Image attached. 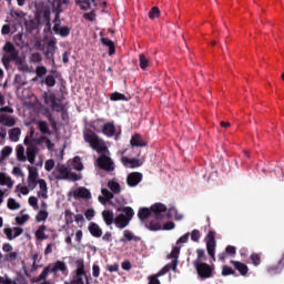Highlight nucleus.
<instances>
[{"label":"nucleus","mask_w":284,"mask_h":284,"mask_svg":"<svg viewBox=\"0 0 284 284\" xmlns=\"http://www.w3.org/2000/svg\"><path fill=\"white\" fill-rule=\"evenodd\" d=\"M28 221H30V215L23 212L16 217V223H18V225H24V223H28Z\"/></svg>","instance_id":"obj_39"},{"label":"nucleus","mask_w":284,"mask_h":284,"mask_svg":"<svg viewBox=\"0 0 284 284\" xmlns=\"http://www.w3.org/2000/svg\"><path fill=\"white\" fill-rule=\"evenodd\" d=\"M111 101H128V98L122 93L114 92L111 94Z\"/></svg>","instance_id":"obj_47"},{"label":"nucleus","mask_w":284,"mask_h":284,"mask_svg":"<svg viewBox=\"0 0 284 284\" xmlns=\"http://www.w3.org/2000/svg\"><path fill=\"white\" fill-rule=\"evenodd\" d=\"M101 43H103V45H106L109 48L110 55L114 54V42H112V40L108 38H102Z\"/></svg>","instance_id":"obj_40"},{"label":"nucleus","mask_w":284,"mask_h":284,"mask_svg":"<svg viewBox=\"0 0 284 284\" xmlns=\"http://www.w3.org/2000/svg\"><path fill=\"white\" fill-rule=\"evenodd\" d=\"M0 124L6 125L7 128H12L13 125H17V119H14L12 115L8 113H1Z\"/></svg>","instance_id":"obj_19"},{"label":"nucleus","mask_w":284,"mask_h":284,"mask_svg":"<svg viewBox=\"0 0 284 284\" xmlns=\"http://www.w3.org/2000/svg\"><path fill=\"white\" fill-rule=\"evenodd\" d=\"M17 159L22 163L28 161V158L26 156V149L22 145L17 146Z\"/></svg>","instance_id":"obj_35"},{"label":"nucleus","mask_w":284,"mask_h":284,"mask_svg":"<svg viewBox=\"0 0 284 284\" xmlns=\"http://www.w3.org/2000/svg\"><path fill=\"white\" fill-rule=\"evenodd\" d=\"M161 16V11L158 7H153L151 11L149 12V19H159Z\"/></svg>","instance_id":"obj_46"},{"label":"nucleus","mask_w":284,"mask_h":284,"mask_svg":"<svg viewBox=\"0 0 284 284\" xmlns=\"http://www.w3.org/2000/svg\"><path fill=\"white\" fill-rule=\"evenodd\" d=\"M84 141L90 144V146L95 150V152H104L105 151V142L99 139L94 132L88 131L84 134Z\"/></svg>","instance_id":"obj_5"},{"label":"nucleus","mask_w":284,"mask_h":284,"mask_svg":"<svg viewBox=\"0 0 284 284\" xmlns=\"http://www.w3.org/2000/svg\"><path fill=\"white\" fill-rule=\"evenodd\" d=\"M250 261L253 265L255 266H258L261 265V255L256 254V253H253L251 254L250 256Z\"/></svg>","instance_id":"obj_49"},{"label":"nucleus","mask_w":284,"mask_h":284,"mask_svg":"<svg viewBox=\"0 0 284 284\" xmlns=\"http://www.w3.org/2000/svg\"><path fill=\"white\" fill-rule=\"evenodd\" d=\"M149 230H151L152 232H159V230H163V226H161L159 222H151L149 224Z\"/></svg>","instance_id":"obj_56"},{"label":"nucleus","mask_w":284,"mask_h":284,"mask_svg":"<svg viewBox=\"0 0 284 284\" xmlns=\"http://www.w3.org/2000/svg\"><path fill=\"white\" fill-rule=\"evenodd\" d=\"M61 3H62V0H53V3H52L53 12L55 14V20H54L55 23H58L59 21V14H61Z\"/></svg>","instance_id":"obj_31"},{"label":"nucleus","mask_w":284,"mask_h":284,"mask_svg":"<svg viewBox=\"0 0 284 284\" xmlns=\"http://www.w3.org/2000/svg\"><path fill=\"white\" fill-rule=\"evenodd\" d=\"M54 165H55L54 160L49 159V160H47L45 163H44V170H45L47 172H52V170H54Z\"/></svg>","instance_id":"obj_50"},{"label":"nucleus","mask_w":284,"mask_h":284,"mask_svg":"<svg viewBox=\"0 0 284 284\" xmlns=\"http://www.w3.org/2000/svg\"><path fill=\"white\" fill-rule=\"evenodd\" d=\"M151 212H153L155 219L163 221V214L168 212V206L163 203H155L151 206Z\"/></svg>","instance_id":"obj_12"},{"label":"nucleus","mask_w":284,"mask_h":284,"mask_svg":"<svg viewBox=\"0 0 284 284\" xmlns=\"http://www.w3.org/2000/svg\"><path fill=\"white\" fill-rule=\"evenodd\" d=\"M69 196H73V199H91L92 194L85 187L73 189L69 192Z\"/></svg>","instance_id":"obj_11"},{"label":"nucleus","mask_w":284,"mask_h":284,"mask_svg":"<svg viewBox=\"0 0 284 284\" xmlns=\"http://www.w3.org/2000/svg\"><path fill=\"white\" fill-rule=\"evenodd\" d=\"M234 275V268L232 266L224 265L222 267V276H232Z\"/></svg>","instance_id":"obj_48"},{"label":"nucleus","mask_w":284,"mask_h":284,"mask_svg":"<svg viewBox=\"0 0 284 284\" xmlns=\"http://www.w3.org/2000/svg\"><path fill=\"white\" fill-rule=\"evenodd\" d=\"M45 83L47 85H49V88H54L57 81L54 80V77L48 75L45 79Z\"/></svg>","instance_id":"obj_63"},{"label":"nucleus","mask_w":284,"mask_h":284,"mask_svg":"<svg viewBox=\"0 0 284 284\" xmlns=\"http://www.w3.org/2000/svg\"><path fill=\"white\" fill-rule=\"evenodd\" d=\"M38 261H39V254H33L30 260L32 271H36L39 267V265H37Z\"/></svg>","instance_id":"obj_53"},{"label":"nucleus","mask_w":284,"mask_h":284,"mask_svg":"<svg viewBox=\"0 0 284 284\" xmlns=\"http://www.w3.org/2000/svg\"><path fill=\"white\" fill-rule=\"evenodd\" d=\"M142 179H143V174L139 172H133L128 175L126 182L130 187H136V185L141 183Z\"/></svg>","instance_id":"obj_14"},{"label":"nucleus","mask_w":284,"mask_h":284,"mask_svg":"<svg viewBox=\"0 0 284 284\" xmlns=\"http://www.w3.org/2000/svg\"><path fill=\"white\" fill-rule=\"evenodd\" d=\"M68 166L71 168L72 170H77V172L83 171V162H81V158L79 156L69 160Z\"/></svg>","instance_id":"obj_23"},{"label":"nucleus","mask_w":284,"mask_h":284,"mask_svg":"<svg viewBox=\"0 0 284 284\" xmlns=\"http://www.w3.org/2000/svg\"><path fill=\"white\" fill-rule=\"evenodd\" d=\"M48 216H49L48 210L41 209L36 215V221L37 223H43L48 221Z\"/></svg>","instance_id":"obj_33"},{"label":"nucleus","mask_w":284,"mask_h":284,"mask_svg":"<svg viewBox=\"0 0 284 284\" xmlns=\"http://www.w3.org/2000/svg\"><path fill=\"white\" fill-rule=\"evenodd\" d=\"M148 65H150V61L148 60V58H145L143 54H140V68L142 70H145Z\"/></svg>","instance_id":"obj_54"},{"label":"nucleus","mask_w":284,"mask_h":284,"mask_svg":"<svg viewBox=\"0 0 284 284\" xmlns=\"http://www.w3.org/2000/svg\"><path fill=\"white\" fill-rule=\"evenodd\" d=\"M152 214V207H142L139 210L138 216L140 221H145Z\"/></svg>","instance_id":"obj_32"},{"label":"nucleus","mask_w":284,"mask_h":284,"mask_svg":"<svg viewBox=\"0 0 284 284\" xmlns=\"http://www.w3.org/2000/svg\"><path fill=\"white\" fill-rule=\"evenodd\" d=\"M232 265H234L235 270L241 274V276H247V272H250V268L239 261H231Z\"/></svg>","instance_id":"obj_24"},{"label":"nucleus","mask_w":284,"mask_h":284,"mask_svg":"<svg viewBox=\"0 0 284 284\" xmlns=\"http://www.w3.org/2000/svg\"><path fill=\"white\" fill-rule=\"evenodd\" d=\"M115 128L114 124L108 122L102 128V133L105 134V136H114Z\"/></svg>","instance_id":"obj_30"},{"label":"nucleus","mask_w":284,"mask_h":284,"mask_svg":"<svg viewBox=\"0 0 284 284\" xmlns=\"http://www.w3.org/2000/svg\"><path fill=\"white\" fill-rule=\"evenodd\" d=\"M29 145L27 148V161H29V163L34 164V161L37 159V154H39V149H37V146L32 145V144H27Z\"/></svg>","instance_id":"obj_20"},{"label":"nucleus","mask_w":284,"mask_h":284,"mask_svg":"<svg viewBox=\"0 0 284 284\" xmlns=\"http://www.w3.org/2000/svg\"><path fill=\"white\" fill-rule=\"evenodd\" d=\"M77 3L80 6L81 10H90L92 6H97L94 0H78Z\"/></svg>","instance_id":"obj_34"},{"label":"nucleus","mask_w":284,"mask_h":284,"mask_svg":"<svg viewBox=\"0 0 284 284\" xmlns=\"http://www.w3.org/2000/svg\"><path fill=\"white\" fill-rule=\"evenodd\" d=\"M38 197L39 199H48V183L45 180L40 179L38 180V191H37Z\"/></svg>","instance_id":"obj_16"},{"label":"nucleus","mask_w":284,"mask_h":284,"mask_svg":"<svg viewBox=\"0 0 284 284\" xmlns=\"http://www.w3.org/2000/svg\"><path fill=\"white\" fill-rule=\"evenodd\" d=\"M9 136L10 140L13 141L14 143H17V141H19L20 136H21V130L19 128H14L11 129L9 131Z\"/></svg>","instance_id":"obj_37"},{"label":"nucleus","mask_w":284,"mask_h":284,"mask_svg":"<svg viewBox=\"0 0 284 284\" xmlns=\"http://www.w3.org/2000/svg\"><path fill=\"white\" fill-rule=\"evenodd\" d=\"M47 72H48V69H45V67H38L37 68L38 77H43Z\"/></svg>","instance_id":"obj_64"},{"label":"nucleus","mask_w":284,"mask_h":284,"mask_svg":"<svg viewBox=\"0 0 284 284\" xmlns=\"http://www.w3.org/2000/svg\"><path fill=\"white\" fill-rule=\"evenodd\" d=\"M53 31L60 34V37H68L70 34V28L68 27H59V24L55 23L53 27Z\"/></svg>","instance_id":"obj_36"},{"label":"nucleus","mask_w":284,"mask_h":284,"mask_svg":"<svg viewBox=\"0 0 284 284\" xmlns=\"http://www.w3.org/2000/svg\"><path fill=\"white\" fill-rule=\"evenodd\" d=\"M17 57H18V53H17V49H14V45L10 42H7L3 47L2 61L10 63V61H14Z\"/></svg>","instance_id":"obj_6"},{"label":"nucleus","mask_w":284,"mask_h":284,"mask_svg":"<svg viewBox=\"0 0 284 284\" xmlns=\"http://www.w3.org/2000/svg\"><path fill=\"white\" fill-rule=\"evenodd\" d=\"M54 179L58 181H81V175L73 173L64 164H58L53 171Z\"/></svg>","instance_id":"obj_3"},{"label":"nucleus","mask_w":284,"mask_h":284,"mask_svg":"<svg viewBox=\"0 0 284 284\" xmlns=\"http://www.w3.org/2000/svg\"><path fill=\"white\" fill-rule=\"evenodd\" d=\"M130 241H134V233L130 230L123 231V236L120 240V243H128Z\"/></svg>","instance_id":"obj_38"},{"label":"nucleus","mask_w":284,"mask_h":284,"mask_svg":"<svg viewBox=\"0 0 284 284\" xmlns=\"http://www.w3.org/2000/svg\"><path fill=\"white\" fill-rule=\"evenodd\" d=\"M28 178H27V183L29 186L31 187H37V185L39 184V181H41V179H39V170H37V168L34 166H28Z\"/></svg>","instance_id":"obj_8"},{"label":"nucleus","mask_w":284,"mask_h":284,"mask_svg":"<svg viewBox=\"0 0 284 284\" xmlns=\"http://www.w3.org/2000/svg\"><path fill=\"white\" fill-rule=\"evenodd\" d=\"M51 273H53V271H52V265H49V266L44 267V270H43L42 273L40 274L41 281L48 278V274H51Z\"/></svg>","instance_id":"obj_52"},{"label":"nucleus","mask_w":284,"mask_h":284,"mask_svg":"<svg viewBox=\"0 0 284 284\" xmlns=\"http://www.w3.org/2000/svg\"><path fill=\"white\" fill-rule=\"evenodd\" d=\"M97 165L101 168V170H106V172H112L114 170V162L109 156L102 155L97 160Z\"/></svg>","instance_id":"obj_10"},{"label":"nucleus","mask_w":284,"mask_h":284,"mask_svg":"<svg viewBox=\"0 0 284 284\" xmlns=\"http://www.w3.org/2000/svg\"><path fill=\"white\" fill-rule=\"evenodd\" d=\"M44 101H45L47 105H49V108H52L53 110H57L58 112L60 110H63V106L57 102V98H54V95H52V94L45 95Z\"/></svg>","instance_id":"obj_22"},{"label":"nucleus","mask_w":284,"mask_h":284,"mask_svg":"<svg viewBox=\"0 0 284 284\" xmlns=\"http://www.w3.org/2000/svg\"><path fill=\"white\" fill-rule=\"evenodd\" d=\"M0 185L1 187H8V190H12L14 187V181L8 173L0 172Z\"/></svg>","instance_id":"obj_13"},{"label":"nucleus","mask_w":284,"mask_h":284,"mask_svg":"<svg viewBox=\"0 0 284 284\" xmlns=\"http://www.w3.org/2000/svg\"><path fill=\"white\" fill-rule=\"evenodd\" d=\"M190 239V233H186L184 235H182L178 241H176V245H183L184 243H187Z\"/></svg>","instance_id":"obj_61"},{"label":"nucleus","mask_w":284,"mask_h":284,"mask_svg":"<svg viewBox=\"0 0 284 284\" xmlns=\"http://www.w3.org/2000/svg\"><path fill=\"white\" fill-rule=\"evenodd\" d=\"M7 205L9 210H21V203H19L17 200L12 197L8 199Z\"/></svg>","instance_id":"obj_41"},{"label":"nucleus","mask_w":284,"mask_h":284,"mask_svg":"<svg viewBox=\"0 0 284 284\" xmlns=\"http://www.w3.org/2000/svg\"><path fill=\"white\" fill-rule=\"evenodd\" d=\"M37 126L39 128L40 132H42V134H48L50 132L48 122L38 121Z\"/></svg>","instance_id":"obj_43"},{"label":"nucleus","mask_w":284,"mask_h":284,"mask_svg":"<svg viewBox=\"0 0 284 284\" xmlns=\"http://www.w3.org/2000/svg\"><path fill=\"white\" fill-rule=\"evenodd\" d=\"M89 232L92 236H95V239H100V236L103 234L101 226H99L97 223L89 224Z\"/></svg>","instance_id":"obj_27"},{"label":"nucleus","mask_w":284,"mask_h":284,"mask_svg":"<svg viewBox=\"0 0 284 284\" xmlns=\"http://www.w3.org/2000/svg\"><path fill=\"white\" fill-rule=\"evenodd\" d=\"M201 239V231L193 230L191 232V241H194L195 243H199V240Z\"/></svg>","instance_id":"obj_57"},{"label":"nucleus","mask_w":284,"mask_h":284,"mask_svg":"<svg viewBox=\"0 0 284 284\" xmlns=\"http://www.w3.org/2000/svg\"><path fill=\"white\" fill-rule=\"evenodd\" d=\"M100 274H101V268L99 267V265H97V264L93 265L92 266V276L94 278H99Z\"/></svg>","instance_id":"obj_62"},{"label":"nucleus","mask_w":284,"mask_h":284,"mask_svg":"<svg viewBox=\"0 0 284 284\" xmlns=\"http://www.w3.org/2000/svg\"><path fill=\"white\" fill-rule=\"evenodd\" d=\"M4 234L9 241H13V239H17V236H21L23 234V229L19 226L4 229Z\"/></svg>","instance_id":"obj_18"},{"label":"nucleus","mask_w":284,"mask_h":284,"mask_svg":"<svg viewBox=\"0 0 284 284\" xmlns=\"http://www.w3.org/2000/svg\"><path fill=\"white\" fill-rule=\"evenodd\" d=\"M111 192H114L115 194H118V192H121V185L114 181H109L108 183Z\"/></svg>","instance_id":"obj_45"},{"label":"nucleus","mask_w":284,"mask_h":284,"mask_svg":"<svg viewBox=\"0 0 284 284\" xmlns=\"http://www.w3.org/2000/svg\"><path fill=\"white\" fill-rule=\"evenodd\" d=\"M102 219L105 223V225H112L114 224L115 217H114V212L110 210H104L102 212Z\"/></svg>","instance_id":"obj_26"},{"label":"nucleus","mask_w":284,"mask_h":284,"mask_svg":"<svg viewBox=\"0 0 284 284\" xmlns=\"http://www.w3.org/2000/svg\"><path fill=\"white\" fill-rule=\"evenodd\" d=\"M122 163L125 168H141L143 165V162L141 160H136V159H130L126 156L122 158Z\"/></svg>","instance_id":"obj_21"},{"label":"nucleus","mask_w":284,"mask_h":284,"mask_svg":"<svg viewBox=\"0 0 284 284\" xmlns=\"http://www.w3.org/2000/svg\"><path fill=\"white\" fill-rule=\"evenodd\" d=\"M179 254H181V246L173 247L169 255V258H171V264L164 266L156 275L150 276L149 284H161V281H159V276L168 274L170 270L176 272V266L179 265Z\"/></svg>","instance_id":"obj_1"},{"label":"nucleus","mask_w":284,"mask_h":284,"mask_svg":"<svg viewBox=\"0 0 284 284\" xmlns=\"http://www.w3.org/2000/svg\"><path fill=\"white\" fill-rule=\"evenodd\" d=\"M48 229L45 227V225L40 226L37 231H36V236L37 239H40V241H43L45 239H48V236L45 235V231Z\"/></svg>","instance_id":"obj_42"},{"label":"nucleus","mask_w":284,"mask_h":284,"mask_svg":"<svg viewBox=\"0 0 284 284\" xmlns=\"http://www.w3.org/2000/svg\"><path fill=\"white\" fill-rule=\"evenodd\" d=\"M32 190H34V187H31L30 184L20 183L16 186V194L21 199V196H28Z\"/></svg>","instance_id":"obj_17"},{"label":"nucleus","mask_w":284,"mask_h":284,"mask_svg":"<svg viewBox=\"0 0 284 284\" xmlns=\"http://www.w3.org/2000/svg\"><path fill=\"white\" fill-rule=\"evenodd\" d=\"M64 284H90L88 275L85 274V264H83V261H78L75 275L71 282L65 281Z\"/></svg>","instance_id":"obj_4"},{"label":"nucleus","mask_w":284,"mask_h":284,"mask_svg":"<svg viewBox=\"0 0 284 284\" xmlns=\"http://www.w3.org/2000/svg\"><path fill=\"white\" fill-rule=\"evenodd\" d=\"M166 216L169 219H174L175 221H183V214L179 213V210L174 206L169 209Z\"/></svg>","instance_id":"obj_28"},{"label":"nucleus","mask_w":284,"mask_h":284,"mask_svg":"<svg viewBox=\"0 0 284 284\" xmlns=\"http://www.w3.org/2000/svg\"><path fill=\"white\" fill-rule=\"evenodd\" d=\"M206 250L207 254H210L212 258L215 260L214 254L216 250V233H214V231H210L206 236Z\"/></svg>","instance_id":"obj_9"},{"label":"nucleus","mask_w":284,"mask_h":284,"mask_svg":"<svg viewBox=\"0 0 284 284\" xmlns=\"http://www.w3.org/2000/svg\"><path fill=\"white\" fill-rule=\"evenodd\" d=\"M131 145L133 148H145V145H148V142H145V140H143L140 134H134L131 139Z\"/></svg>","instance_id":"obj_25"},{"label":"nucleus","mask_w":284,"mask_h":284,"mask_svg":"<svg viewBox=\"0 0 284 284\" xmlns=\"http://www.w3.org/2000/svg\"><path fill=\"white\" fill-rule=\"evenodd\" d=\"M113 197L114 195L112 194V192H109L108 189H102V196H99L98 201L102 203V205H105V203H108V201Z\"/></svg>","instance_id":"obj_29"},{"label":"nucleus","mask_w":284,"mask_h":284,"mask_svg":"<svg viewBox=\"0 0 284 284\" xmlns=\"http://www.w3.org/2000/svg\"><path fill=\"white\" fill-rule=\"evenodd\" d=\"M12 154V146H4L1 150V156L2 159H8V156H10Z\"/></svg>","instance_id":"obj_55"},{"label":"nucleus","mask_w":284,"mask_h":284,"mask_svg":"<svg viewBox=\"0 0 284 284\" xmlns=\"http://www.w3.org/2000/svg\"><path fill=\"white\" fill-rule=\"evenodd\" d=\"M11 174H13V176H17L18 179H23L26 176V174H23V170H21V168L19 166H14Z\"/></svg>","instance_id":"obj_51"},{"label":"nucleus","mask_w":284,"mask_h":284,"mask_svg":"<svg viewBox=\"0 0 284 284\" xmlns=\"http://www.w3.org/2000/svg\"><path fill=\"white\" fill-rule=\"evenodd\" d=\"M94 214H97L94 209H89L85 211L84 216H85L87 221H92V219H94Z\"/></svg>","instance_id":"obj_58"},{"label":"nucleus","mask_w":284,"mask_h":284,"mask_svg":"<svg viewBox=\"0 0 284 284\" xmlns=\"http://www.w3.org/2000/svg\"><path fill=\"white\" fill-rule=\"evenodd\" d=\"M194 266L196 272L201 278H210L212 276V266L206 263H199L197 261L194 262Z\"/></svg>","instance_id":"obj_7"},{"label":"nucleus","mask_w":284,"mask_h":284,"mask_svg":"<svg viewBox=\"0 0 284 284\" xmlns=\"http://www.w3.org/2000/svg\"><path fill=\"white\" fill-rule=\"evenodd\" d=\"M64 219L67 223H72V221H74V215L72 214V211L67 210L64 212Z\"/></svg>","instance_id":"obj_60"},{"label":"nucleus","mask_w":284,"mask_h":284,"mask_svg":"<svg viewBox=\"0 0 284 284\" xmlns=\"http://www.w3.org/2000/svg\"><path fill=\"white\" fill-rule=\"evenodd\" d=\"M28 203L32 209L39 210V199L37 196L34 195L29 196Z\"/></svg>","instance_id":"obj_44"},{"label":"nucleus","mask_w":284,"mask_h":284,"mask_svg":"<svg viewBox=\"0 0 284 284\" xmlns=\"http://www.w3.org/2000/svg\"><path fill=\"white\" fill-rule=\"evenodd\" d=\"M51 270L54 274L61 272L62 278H68V265H65L64 262L59 261L55 264H51Z\"/></svg>","instance_id":"obj_15"},{"label":"nucleus","mask_w":284,"mask_h":284,"mask_svg":"<svg viewBox=\"0 0 284 284\" xmlns=\"http://www.w3.org/2000/svg\"><path fill=\"white\" fill-rule=\"evenodd\" d=\"M118 211L122 213L115 216L114 225L119 230H125V227L130 225V221H132V219L134 217V210L130 206H126L123 209H119Z\"/></svg>","instance_id":"obj_2"},{"label":"nucleus","mask_w":284,"mask_h":284,"mask_svg":"<svg viewBox=\"0 0 284 284\" xmlns=\"http://www.w3.org/2000/svg\"><path fill=\"white\" fill-rule=\"evenodd\" d=\"M34 140V129H30L29 135L24 139V145H30V142Z\"/></svg>","instance_id":"obj_59"}]
</instances>
